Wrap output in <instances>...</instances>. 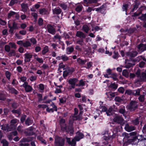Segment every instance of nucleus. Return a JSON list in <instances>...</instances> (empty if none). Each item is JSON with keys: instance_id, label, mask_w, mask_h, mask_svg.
Here are the masks:
<instances>
[{"instance_id": "nucleus-1", "label": "nucleus", "mask_w": 146, "mask_h": 146, "mask_svg": "<svg viewBox=\"0 0 146 146\" xmlns=\"http://www.w3.org/2000/svg\"><path fill=\"white\" fill-rule=\"evenodd\" d=\"M137 78L134 82L135 85L139 86L141 85V83L146 82V73L144 72L140 73V70L138 69L135 72Z\"/></svg>"}, {"instance_id": "nucleus-2", "label": "nucleus", "mask_w": 146, "mask_h": 146, "mask_svg": "<svg viewBox=\"0 0 146 146\" xmlns=\"http://www.w3.org/2000/svg\"><path fill=\"white\" fill-rule=\"evenodd\" d=\"M84 134L81 133L77 132L76 136L71 141L69 138H66L67 141L71 146H76V141H79L84 137Z\"/></svg>"}, {"instance_id": "nucleus-3", "label": "nucleus", "mask_w": 146, "mask_h": 146, "mask_svg": "<svg viewBox=\"0 0 146 146\" xmlns=\"http://www.w3.org/2000/svg\"><path fill=\"white\" fill-rule=\"evenodd\" d=\"M138 102L135 101H131L127 106V108L131 111L135 110L137 108Z\"/></svg>"}, {"instance_id": "nucleus-4", "label": "nucleus", "mask_w": 146, "mask_h": 146, "mask_svg": "<svg viewBox=\"0 0 146 146\" xmlns=\"http://www.w3.org/2000/svg\"><path fill=\"white\" fill-rule=\"evenodd\" d=\"M33 137H29L27 138H23L20 141L19 145L20 146H30V145L27 143H25L26 142H29L33 140Z\"/></svg>"}, {"instance_id": "nucleus-5", "label": "nucleus", "mask_w": 146, "mask_h": 146, "mask_svg": "<svg viewBox=\"0 0 146 146\" xmlns=\"http://www.w3.org/2000/svg\"><path fill=\"white\" fill-rule=\"evenodd\" d=\"M54 142L55 146H63L64 143L63 139L57 136L55 137Z\"/></svg>"}, {"instance_id": "nucleus-6", "label": "nucleus", "mask_w": 146, "mask_h": 146, "mask_svg": "<svg viewBox=\"0 0 146 146\" xmlns=\"http://www.w3.org/2000/svg\"><path fill=\"white\" fill-rule=\"evenodd\" d=\"M78 81V79L76 78H70L68 81L69 84L71 85V87L70 88V89H74L75 88V86L76 85V83Z\"/></svg>"}, {"instance_id": "nucleus-7", "label": "nucleus", "mask_w": 146, "mask_h": 146, "mask_svg": "<svg viewBox=\"0 0 146 146\" xmlns=\"http://www.w3.org/2000/svg\"><path fill=\"white\" fill-rule=\"evenodd\" d=\"M23 86L25 88V90L27 92H30L32 90V88L28 85V83L26 82H24V84L23 85Z\"/></svg>"}, {"instance_id": "nucleus-8", "label": "nucleus", "mask_w": 146, "mask_h": 146, "mask_svg": "<svg viewBox=\"0 0 146 146\" xmlns=\"http://www.w3.org/2000/svg\"><path fill=\"white\" fill-rule=\"evenodd\" d=\"M113 121L115 122L121 124L123 123L124 120L121 117L117 115L113 118Z\"/></svg>"}, {"instance_id": "nucleus-9", "label": "nucleus", "mask_w": 146, "mask_h": 146, "mask_svg": "<svg viewBox=\"0 0 146 146\" xmlns=\"http://www.w3.org/2000/svg\"><path fill=\"white\" fill-rule=\"evenodd\" d=\"M46 29L52 35L55 34L56 33L55 30L52 26L48 24L47 25Z\"/></svg>"}, {"instance_id": "nucleus-10", "label": "nucleus", "mask_w": 146, "mask_h": 146, "mask_svg": "<svg viewBox=\"0 0 146 146\" xmlns=\"http://www.w3.org/2000/svg\"><path fill=\"white\" fill-rule=\"evenodd\" d=\"M73 72V69L69 67L65 69V70L63 72V76L65 78L68 74H71Z\"/></svg>"}, {"instance_id": "nucleus-11", "label": "nucleus", "mask_w": 146, "mask_h": 146, "mask_svg": "<svg viewBox=\"0 0 146 146\" xmlns=\"http://www.w3.org/2000/svg\"><path fill=\"white\" fill-rule=\"evenodd\" d=\"M24 61L25 62H29L33 56V55L30 53H26L24 54Z\"/></svg>"}, {"instance_id": "nucleus-12", "label": "nucleus", "mask_w": 146, "mask_h": 146, "mask_svg": "<svg viewBox=\"0 0 146 146\" xmlns=\"http://www.w3.org/2000/svg\"><path fill=\"white\" fill-rule=\"evenodd\" d=\"M137 54V51H135L127 52L126 53V55L130 57L133 58L136 56Z\"/></svg>"}, {"instance_id": "nucleus-13", "label": "nucleus", "mask_w": 146, "mask_h": 146, "mask_svg": "<svg viewBox=\"0 0 146 146\" xmlns=\"http://www.w3.org/2000/svg\"><path fill=\"white\" fill-rule=\"evenodd\" d=\"M53 13L54 15H58L60 14L62 11L61 9L59 7H56L52 9Z\"/></svg>"}, {"instance_id": "nucleus-14", "label": "nucleus", "mask_w": 146, "mask_h": 146, "mask_svg": "<svg viewBox=\"0 0 146 146\" xmlns=\"http://www.w3.org/2000/svg\"><path fill=\"white\" fill-rule=\"evenodd\" d=\"M125 130L128 132H130L135 129V127L132 126H129V125L127 124L125 125Z\"/></svg>"}, {"instance_id": "nucleus-15", "label": "nucleus", "mask_w": 146, "mask_h": 146, "mask_svg": "<svg viewBox=\"0 0 146 146\" xmlns=\"http://www.w3.org/2000/svg\"><path fill=\"white\" fill-rule=\"evenodd\" d=\"M76 36L82 38H84L86 37L85 34L82 32L78 31L77 32Z\"/></svg>"}, {"instance_id": "nucleus-16", "label": "nucleus", "mask_w": 146, "mask_h": 146, "mask_svg": "<svg viewBox=\"0 0 146 146\" xmlns=\"http://www.w3.org/2000/svg\"><path fill=\"white\" fill-rule=\"evenodd\" d=\"M137 48L139 50L143 52L146 50V44H140L138 46Z\"/></svg>"}, {"instance_id": "nucleus-17", "label": "nucleus", "mask_w": 146, "mask_h": 146, "mask_svg": "<svg viewBox=\"0 0 146 146\" xmlns=\"http://www.w3.org/2000/svg\"><path fill=\"white\" fill-rule=\"evenodd\" d=\"M21 6L22 8V11L24 12L27 11L28 9V6L27 4L23 3L21 4Z\"/></svg>"}, {"instance_id": "nucleus-18", "label": "nucleus", "mask_w": 146, "mask_h": 146, "mask_svg": "<svg viewBox=\"0 0 146 146\" xmlns=\"http://www.w3.org/2000/svg\"><path fill=\"white\" fill-rule=\"evenodd\" d=\"M7 88L8 90L11 93H14L15 94H17L18 93L17 91L13 88L8 86Z\"/></svg>"}, {"instance_id": "nucleus-19", "label": "nucleus", "mask_w": 146, "mask_h": 146, "mask_svg": "<svg viewBox=\"0 0 146 146\" xmlns=\"http://www.w3.org/2000/svg\"><path fill=\"white\" fill-rule=\"evenodd\" d=\"M39 12L40 14L42 15H46L48 13L47 10L45 8H43L39 9Z\"/></svg>"}, {"instance_id": "nucleus-20", "label": "nucleus", "mask_w": 146, "mask_h": 146, "mask_svg": "<svg viewBox=\"0 0 146 146\" xmlns=\"http://www.w3.org/2000/svg\"><path fill=\"white\" fill-rule=\"evenodd\" d=\"M141 91V90L140 89L133 90V95L135 96H139L140 95Z\"/></svg>"}, {"instance_id": "nucleus-21", "label": "nucleus", "mask_w": 146, "mask_h": 146, "mask_svg": "<svg viewBox=\"0 0 146 146\" xmlns=\"http://www.w3.org/2000/svg\"><path fill=\"white\" fill-rule=\"evenodd\" d=\"M82 30L85 33H87L90 29L89 27L86 25H84L82 28Z\"/></svg>"}, {"instance_id": "nucleus-22", "label": "nucleus", "mask_w": 146, "mask_h": 146, "mask_svg": "<svg viewBox=\"0 0 146 146\" xmlns=\"http://www.w3.org/2000/svg\"><path fill=\"white\" fill-rule=\"evenodd\" d=\"M56 86H57L56 91H55V92L56 93H59L61 92V91L60 90V88L62 87V85H60L59 86H57L56 84H55Z\"/></svg>"}, {"instance_id": "nucleus-23", "label": "nucleus", "mask_w": 146, "mask_h": 146, "mask_svg": "<svg viewBox=\"0 0 146 146\" xmlns=\"http://www.w3.org/2000/svg\"><path fill=\"white\" fill-rule=\"evenodd\" d=\"M138 98V99L139 101L141 102H144L145 100V95L144 94L140 95Z\"/></svg>"}, {"instance_id": "nucleus-24", "label": "nucleus", "mask_w": 146, "mask_h": 146, "mask_svg": "<svg viewBox=\"0 0 146 146\" xmlns=\"http://www.w3.org/2000/svg\"><path fill=\"white\" fill-rule=\"evenodd\" d=\"M77 61L78 63L82 65H83L86 62V60H83L80 58L77 59Z\"/></svg>"}, {"instance_id": "nucleus-25", "label": "nucleus", "mask_w": 146, "mask_h": 146, "mask_svg": "<svg viewBox=\"0 0 146 146\" xmlns=\"http://www.w3.org/2000/svg\"><path fill=\"white\" fill-rule=\"evenodd\" d=\"M67 130L66 132L70 131V133L73 134L74 132L73 128L72 125H69L67 127Z\"/></svg>"}, {"instance_id": "nucleus-26", "label": "nucleus", "mask_w": 146, "mask_h": 146, "mask_svg": "<svg viewBox=\"0 0 146 146\" xmlns=\"http://www.w3.org/2000/svg\"><path fill=\"white\" fill-rule=\"evenodd\" d=\"M117 86L118 84H116L115 83H111L109 86V87L114 90H115L117 88Z\"/></svg>"}, {"instance_id": "nucleus-27", "label": "nucleus", "mask_w": 146, "mask_h": 146, "mask_svg": "<svg viewBox=\"0 0 146 146\" xmlns=\"http://www.w3.org/2000/svg\"><path fill=\"white\" fill-rule=\"evenodd\" d=\"M15 127V126H14L13 125H12L11 124L9 125L7 124V131L9 132L13 130L14 129Z\"/></svg>"}, {"instance_id": "nucleus-28", "label": "nucleus", "mask_w": 146, "mask_h": 146, "mask_svg": "<svg viewBox=\"0 0 146 146\" xmlns=\"http://www.w3.org/2000/svg\"><path fill=\"white\" fill-rule=\"evenodd\" d=\"M74 49V48L72 46L67 48V54H70L73 52Z\"/></svg>"}, {"instance_id": "nucleus-29", "label": "nucleus", "mask_w": 146, "mask_h": 146, "mask_svg": "<svg viewBox=\"0 0 146 146\" xmlns=\"http://www.w3.org/2000/svg\"><path fill=\"white\" fill-rule=\"evenodd\" d=\"M23 46L24 47L27 48L31 46V43H30L29 41H27L23 42Z\"/></svg>"}, {"instance_id": "nucleus-30", "label": "nucleus", "mask_w": 146, "mask_h": 146, "mask_svg": "<svg viewBox=\"0 0 146 146\" xmlns=\"http://www.w3.org/2000/svg\"><path fill=\"white\" fill-rule=\"evenodd\" d=\"M85 85V82L83 81V80L82 79L80 80L78 83L76 84V86H83Z\"/></svg>"}, {"instance_id": "nucleus-31", "label": "nucleus", "mask_w": 146, "mask_h": 146, "mask_svg": "<svg viewBox=\"0 0 146 146\" xmlns=\"http://www.w3.org/2000/svg\"><path fill=\"white\" fill-rule=\"evenodd\" d=\"M82 119V115H78V116H73V120H81Z\"/></svg>"}, {"instance_id": "nucleus-32", "label": "nucleus", "mask_w": 146, "mask_h": 146, "mask_svg": "<svg viewBox=\"0 0 146 146\" xmlns=\"http://www.w3.org/2000/svg\"><path fill=\"white\" fill-rule=\"evenodd\" d=\"M48 46H45L43 48V50L42 51V53L43 54H45L46 53L48 52Z\"/></svg>"}, {"instance_id": "nucleus-33", "label": "nucleus", "mask_w": 146, "mask_h": 146, "mask_svg": "<svg viewBox=\"0 0 146 146\" xmlns=\"http://www.w3.org/2000/svg\"><path fill=\"white\" fill-rule=\"evenodd\" d=\"M5 95L2 93H0V100L4 101L6 99Z\"/></svg>"}, {"instance_id": "nucleus-34", "label": "nucleus", "mask_w": 146, "mask_h": 146, "mask_svg": "<svg viewBox=\"0 0 146 146\" xmlns=\"http://www.w3.org/2000/svg\"><path fill=\"white\" fill-rule=\"evenodd\" d=\"M18 121V120L16 119L15 118L13 119H12L10 121V124L12 125H13L14 126H15L14 124L17 123Z\"/></svg>"}, {"instance_id": "nucleus-35", "label": "nucleus", "mask_w": 146, "mask_h": 146, "mask_svg": "<svg viewBox=\"0 0 146 146\" xmlns=\"http://www.w3.org/2000/svg\"><path fill=\"white\" fill-rule=\"evenodd\" d=\"M33 123V121L31 120L29 118L27 119L25 121V124L27 125H31Z\"/></svg>"}, {"instance_id": "nucleus-36", "label": "nucleus", "mask_w": 146, "mask_h": 146, "mask_svg": "<svg viewBox=\"0 0 146 146\" xmlns=\"http://www.w3.org/2000/svg\"><path fill=\"white\" fill-rule=\"evenodd\" d=\"M61 130L63 131H65L66 132L67 130L68 127L66 126V124L60 126Z\"/></svg>"}, {"instance_id": "nucleus-37", "label": "nucleus", "mask_w": 146, "mask_h": 146, "mask_svg": "<svg viewBox=\"0 0 146 146\" xmlns=\"http://www.w3.org/2000/svg\"><path fill=\"white\" fill-rule=\"evenodd\" d=\"M12 113L14 114H17L20 115L21 114V110L20 109H18L17 110L14 109L11 111Z\"/></svg>"}, {"instance_id": "nucleus-38", "label": "nucleus", "mask_w": 146, "mask_h": 146, "mask_svg": "<svg viewBox=\"0 0 146 146\" xmlns=\"http://www.w3.org/2000/svg\"><path fill=\"white\" fill-rule=\"evenodd\" d=\"M123 75L126 78L129 76V73L126 70H124L122 72Z\"/></svg>"}, {"instance_id": "nucleus-39", "label": "nucleus", "mask_w": 146, "mask_h": 146, "mask_svg": "<svg viewBox=\"0 0 146 146\" xmlns=\"http://www.w3.org/2000/svg\"><path fill=\"white\" fill-rule=\"evenodd\" d=\"M59 5L64 10H66L67 7V6L64 3H61L59 4Z\"/></svg>"}, {"instance_id": "nucleus-40", "label": "nucleus", "mask_w": 146, "mask_h": 146, "mask_svg": "<svg viewBox=\"0 0 146 146\" xmlns=\"http://www.w3.org/2000/svg\"><path fill=\"white\" fill-rule=\"evenodd\" d=\"M112 107H110L108 110H107L106 113L108 115L110 116L112 115L111 112L112 111Z\"/></svg>"}, {"instance_id": "nucleus-41", "label": "nucleus", "mask_w": 146, "mask_h": 146, "mask_svg": "<svg viewBox=\"0 0 146 146\" xmlns=\"http://www.w3.org/2000/svg\"><path fill=\"white\" fill-rule=\"evenodd\" d=\"M132 123L135 125H137L139 123V119L138 118H136L134 120H133L131 121Z\"/></svg>"}, {"instance_id": "nucleus-42", "label": "nucleus", "mask_w": 146, "mask_h": 146, "mask_svg": "<svg viewBox=\"0 0 146 146\" xmlns=\"http://www.w3.org/2000/svg\"><path fill=\"white\" fill-rule=\"evenodd\" d=\"M119 112L121 113L124 115L125 112V107L123 106V107L120 108L119 110Z\"/></svg>"}, {"instance_id": "nucleus-43", "label": "nucleus", "mask_w": 146, "mask_h": 146, "mask_svg": "<svg viewBox=\"0 0 146 146\" xmlns=\"http://www.w3.org/2000/svg\"><path fill=\"white\" fill-rule=\"evenodd\" d=\"M110 77L112 78L114 80L116 81L118 80L117 75L116 74L113 73L112 74Z\"/></svg>"}, {"instance_id": "nucleus-44", "label": "nucleus", "mask_w": 146, "mask_h": 146, "mask_svg": "<svg viewBox=\"0 0 146 146\" xmlns=\"http://www.w3.org/2000/svg\"><path fill=\"white\" fill-rule=\"evenodd\" d=\"M121 135L124 137V139L129 138L130 136L129 134L125 132L122 133Z\"/></svg>"}, {"instance_id": "nucleus-45", "label": "nucleus", "mask_w": 146, "mask_h": 146, "mask_svg": "<svg viewBox=\"0 0 146 146\" xmlns=\"http://www.w3.org/2000/svg\"><path fill=\"white\" fill-rule=\"evenodd\" d=\"M68 57L65 54L61 56V59L63 61H66L68 60Z\"/></svg>"}, {"instance_id": "nucleus-46", "label": "nucleus", "mask_w": 146, "mask_h": 146, "mask_svg": "<svg viewBox=\"0 0 146 146\" xmlns=\"http://www.w3.org/2000/svg\"><path fill=\"white\" fill-rule=\"evenodd\" d=\"M7 124H3L1 125V129L4 131H7Z\"/></svg>"}, {"instance_id": "nucleus-47", "label": "nucleus", "mask_w": 146, "mask_h": 146, "mask_svg": "<svg viewBox=\"0 0 146 146\" xmlns=\"http://www.w3.org/2000/svg\"><path fill=\"white\" fill-rule=\"evenodd\" d=\"M29 40L33 44L35 45L37 41L35 38L33 37L29 39Z\"/></svg>"}, {"instance_id": "nucleus-48", "label": "nucleus", "mask_w": 146, "mask_h": 146, "mask_svg": "<svg viewBox=\"0 0 146 146\" xmlns=\"http://www.w3.org/2000/svg\"><path fill=\"white\" fill-rule=\"evenodd\" d=\"M125 93L129 95H133V90H126L125 91Z\"/></svg>"}, {"instance_id": "nucleus-49", "label": "nucleus", "mask_w": 146, "mask_h": 146, "mask_svg": "<svg viewBox=\"0 0 146 146\" xmlns=\"http://www.w3.org/2000/svg\"><path fill=\"white\" fill-rule=\"evenodd\" d=\"M15 14L16 13L15 12L11 11L8 14V18L9 19L11 17L13 16L14 15H15Z\"/></svg>"}, {"instance_id": "nucleus-50", "label": "nucleus", "mask_w": 146, "mask_h": 146, "mask_svg": "<svg viewBox=\"0 0 146 146\" xmlns=\"http://www.w3.org/2000/svg\"><path fill=\"white\" fill-rule=\"evenodd\" d=\"M106 94L108 96H110L112 97H114L115 96V93L110 92L108 93H106Z\"/></svg>"}, {"instance_id": "nucleus-51", "label": "nucleus", "mask_w": 146, "mask_h": 146, "mask_svg": "<svg viewBox=\"0 0 146 146\" xmlns=\"http://www.w3.org/2000/svg\"><path fill=\"white\" fill-rule=\"evenodd\" d=\"M18 106V104L15 102H14L11 104V107L13 109H16Z\"/></svg>"}, {"instance_id": "nucleus-52", "label": "nucleus", "mask_w": 146, "mask_h": 146, "mask_svg": "<svg viewBox=\"0 0 146 146\" xmlns=\"http://www.w3.org/2000/svg\"><path fill=\"white\" fill-rule=\"evenodd\" d=\"M137 30L135 28H130L128 31V32L129 33H132Z\"/></svg>"}, {"instance_id": "nucleus-53", "label": "nucleus", "mask_w": 146, "mask_h": 146, "mask_svg": "<svg viewBox=\"0 0 146 146\" xmlns=\"http://www.w3.org/2000/svg\"><path fill=\"white\" fill-rule=\"evenodd\" d=\"M114 100L115 102H121L123 100L121 98L118 96L116 97L115 98Z\"/></svg>"}, {"instance_id": "nucleus-54", "label": "nucleus", "mask_w": 146, "mask_h": 146, "mask_svg": "<svg viewBox=\"0 0 146 146\" xmlns=\"http://www.w3.org/2000/svg\"><path fill=\"white\" fill-rule=\"evenodd\" d=\"M17 0H11L9 5L10 6H12L15 4L17 3Z\"/></svg>"}, {"instance_id": "nucleus-55", "label": "nucleus", "mask_w": 146, "mask_h": 146, "mask_svg": "<svg viewBox=\"0 0 146 146\" xmlns=\"http://www.w3.org/2000/svg\"><path fill=\"white\" fill-rule=\"evenodd\" d=\"M139 18L141 20L144 21H146V13L144 14H143L142 15L139 17Z\"/></svg>"}, {"instance_id": "nucleus-56", "label": "nucleus", "mask_w": 146, "mask_h": 146, "mask_svg": "<svg viewBox=\"0 0 146 146\" xmlns=\"http://www.w3.org/2000/svg\"><path fill=\"white\" fill-rule=\"evenodd\" d=\"M1 143H3V146H8V143L5 140H2Z\"/></svg>"}, {"instance_id": "nucleus-57", "label": "nucleus", "mask_w": 146, "mask_h": 146, "mask_svg": "<svg viewBox=\"0 0 146 146\" xmlns=\"http://www.w3.org/2000/svg\"><path fill=\"white\" fill-rule=\"evenodd\" d=\"M137 139L136 137H133L132 139H129L127 140V142L129 143H132L133 142H134Z\"/></svg>"}, {"instance_id": "nucleus-58", "label": "nucleus", "mask_w": 146, "mask_h": 146, "mask_svg": "<svg viewBox=\"0 0 146 146\" xmlns=\"http://www.w3.org/2000/svg\"><path fill=\"white\" fill-rule=\"evenodd\" d=\"M100 7H101V9H100V12L103 13L106 10V7L104 5H103L100 6Z\"/></svg>"}, {"instance_id": "nucleus-59", "label": "nucleus", "mask_w": 146, "mask_h": 146, "mask_svg": "<svg viewBox=\"0 0 146 146\" xmlns=\"http://www.w3.org/2000/svg\"><path fill=\"white\" fill-rule=\"evenodd\" d=\"M78 12H80L82 10V7L81 5H78L75 9Z\"/></svg>"}, {"instance_id": "nucleus-60", "label": "nucleus", "mask_w": 146, "mask_h": 146, "mask_svg": "<svg viewBox=\"0 0 146 146\" xmlns=\"http://www.w3.org/2000/svg\"><path fill=\"white\" fill-rule=\"evenodd\" d=\"M138 7V5L137 4H135L133 6V8L131 10V11L132 12H134L135 10Z\"/></svg>"}, {"instance_id": "nucleus-61", "label": "nucleus", "mask_w": 146, "mask_h": 146, "mask_svg": "<svg viewBox=\"0 0 146 146\" xmlns=\"http://www.w3.org/2000/svg\"><path fill=\"white\" fill-rule=\"evenodd\" d=\"M12 27L14 28V29H18L17 24L15 22H14L13 23Z\"/></svg>"}, {"instance_id": "nucleus-62", "label": "nucleus", "mask_w": 146, "mask_h": 146, "mask_svg": "<svg viewBox=\"0 0 146 146\" xmlns=\"http://www.w3.org/2000/svg\"><path fill=\"white\" fill-rule=\"evenodd\" d=\"M43 20L42 18H39L38 21V25L40 26L42 25L43 24Z\"/></svg>"}, {"instance_id": "nucleus-63", "label": "nucleus", "mask_w": 146, "mask_h": 146, "mask_svg": "<svg viewBox=\"0 0 146 146\" xmlns=\"http://www.w3.org/2000/svg\"><path fill=\"white\" fill-rule=\"evenodd\" d=\"M9 44L11 46L12 48L16 49V46L15 44L14 43L10 42Z\"/></svg>"}, {"instance_id": "nucleus-64", "label": "nucleus", "mask_w": 146, "mask_h": 146, "mask_svg": "<svg viewBox=\"0 0 146 146\" xmlns=\"http://www.w3.org/2000/svg\"><path fill=\"white\" fill-rule=\"evenodd\" d=\"M5 75L6 77L8 80L10 79V76H11L10 73L8 71H6L5 72Z\"/></svg>"}]
</instances>
